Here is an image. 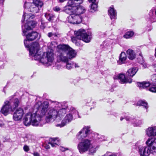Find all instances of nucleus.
Listing matches in <instances>:
<instances>
[{
    "mask_svg": "<svg viewBox=\"0 0 156 156\" xmlns=\"http://www.w3.org/2000/svg\"><path fill=\"white\" fill-rule=\"evenodd\" d=\"M49 103L44 101L42 103L38 101L34 105L33 108L32 113L30 112L26 114L24 117L23 122L25 125L29 126L31 124L34 126H37L41 118L45 117L46 122L49 121Z\"/></svg>",
    "mask_w": 156,
    "mask_h": 156,
    "instance_id": "f257e3e1",
    "label": "nucleus"
},
{
    "mask_svg": "<svg viewBox=\"0 0 156 156\" xmlns=\"http://www.w3.org/2000/svg\"><path fill=\"white\" fill-rule=\"evenodd\" d=\"M40 50V45L38 43H34L30 47L29 50V55L32 59L41 62L45 66L48 67L49 64L48 52L47 51L43 53L41 56V52Z\"/></svg>",
    "mask_w": 156,
    "mask_h": 156,
    "instance_id": "f03ea898",
    "label": "nucleus"
},
{
    "mask_svg": "<svg viewBox=\"0 0 156 156\" xmlns=\"http://www.w3.org/2000/svg\"><path fill=\"white\" fill-rule=\"evenodd\" d=\"M94 140L90 137L84 140L79 143L77 146V148L81 154H83L89 150L90 154H93L95 153L98 148V146H93Z\"/></svg>",
    "mask_w": 156,
    "mask_h": 156,
    "instance_id": "7ed1b4c3",
    "label": "nucleus"
},
{
    "mask_svg": "<svg viewBox=\"0 0 156 156\" xmlns=\"http://www.w3.org/2000/svg\"><path fill=\"white\" fill-rule=\"evenodd\" d=\"M154 139H148L146 144L147 146L139 145L138 152L140 156H148L151 153L156 154V142H153Z\"/></svg>",
    "mask_w": 156,
    "mask_h": 156,
    "instance_id": "20e7f679",
    "label": "nucleus"
},
{
    "mask_svg": "<svg viewBox=\"0 0 156 156\" xmlns=\"http://www.w3.org/2000/svg\"><path fill=\"white\" fill-rule=\"evenodd\" d=\"M36 23L35 21H30L24 26L22 25V30L23 33L22 35L26 36V39L30 41L35 39L38 35V33L35 31L28 32V31L35 27Z\"/></svg>",
    "mask_w": 156,
    "mask_h": 156,
    "instance_id": "39448f33",
    "label": "nucleus"
},
{
    "mask_svg": "<svg viewBox=\"0 0 156 156\" xmlns=\"http://www.w3.org/2000/svg\"><path fill=\"white\" fill-rule=\"evenodd\" d=\"M76 37L72 38V41L77 46L80 45V41L82 40L86 43L90 42L91 38L90 33L86 32L83 29H80L77 32H75Z\"/></svg>",
    "mask_w": 156,
    "mask_h": 156,
    "instance_id": "423d86ee",
    "label": "nucleus"
},
{
    "mask_svg": "<svg viewBox=\"0 0 156 156\" xmlns=\"http://www.w3.org/2000/svg\"><path fill=\"white\" fill-rule=\"evenodd\" d=\"M43 5V2L40 0H33L32 3L25 2L24 7L27 8L30 12L36 13L39 12L40 8Z\"/></svg>",
    "mask_w": 156,
    "mask_h": 156,
    "instance_id": "0eeeda50",
    "label": "nucleus"
},
{
    "mask_svg": "<svg viewBox=\"0 0 156 156\" xmlns=\"http://www.w3.org/2000/svg\"><path fill=\"white\" fill-rule=\"evenodd\" d=\"M63 46V44H62L59 45L57 46L58 50L57 56V61L58 62H67L69 60L66 52L65 50L64 51L63 49L60 48L61 46Z\"/></svg>",
    "mask_w": 156,
    "mask_h": 156,
    "instance_id": "6e6552de",
    "label": "nucleus"
},
{
    "mask_svg": "<svg viewBox=\"0 0 156 156\" xmlns=\"http://www.w3.org/2000/svg\"><path fill=\"white\" fill-rule=\"evenodd\" d=\"M90 132V126H85L77 134L76 137L79 140H81V142L86 137H87Z\"/></svg>",
    "mask_w": 156,
    "mask_h": 156,
    "instance_id": "1a4fd4ad",
    "label": "nucleus"
},
{
    "mask_svg": "<svg viewBox=\"0 0 156 156\" xmlns=\"http://www.w3.org/2000/svg\"><path fill=\"white\" fill-rule=\"evenodd\" d=\"M53 101L49 100V122H53L58 119V108H55L54 106H51V103Z\"/></svg>",
    "mask_w": 156,
    "mask_h": 156,
    "instance_id": "9d476101",
    "label": "nucleus"
},
{
    "mask_svg": "<svg viewBox=\"0 0 156 156\" xmlns=\"http://www.w3.org/2000/svg\"><path fill=\"white\" fill-rule=\"evenodd\" d=\"M60 48L66 51L69 60L76 57V52L68 45L63 44V46H61Z\"/></svg>",
    "mask_w": 156,
    "mask_h": 156,
    "instance_id": "9b49d317",
    "label": "nucleus"
},
{
    "mask_svg": "<svg viewBox=\"0 0 156 156\" xmlns=\"http://www.w3.org/2000/svg\"><path fill=\"white\" fill-rule=\"evenodd\" d=\"M69 22L73 24H78L81 23L82 18L80 15H79L75 12L71 13L67 18Z\"/></svg>",
    "mask_w": 156,
    "mask_h": 156,
    "instance_id": "f8f14e48",
    "label": "nucleus"
},
{
    "mask_svg": "<svg viewBox=\"0 0 156 156\" xmlns=\"http://www.w3.org/2000/svg\"><path fill=\"white\" fill-rule=\"evenodd\" d=\"M115 79H118L119 82L121 83H130L132 82V79L131 78L128 77L127 76L126 77L125 75L122 73L116 76Z\"/></svg>",
    "mask_w": 156,
    "mask_h": 156,
    "instance_id": "ddd939ff",
    "label": "nucleus"
},
{
    "mask_svg": "<svg viewBox=\"0 0 156 156\" xmlns=\"http://www.w3.org/2000/svg\"><path fill=\"white\" fill-rule=\"evenodd\" d=\"M24 114L23 109L19 108L17 109L14 112L13 118L14 120L18 121L20 120Z\"/></svg>",
    "mask_w": 156,
    "mask_h": 156,
    "instance_id": "4468645a",
    "label": "nucleus"
},
{
    "mask_svg": "<svg viewBox=\"0 0 156 156\" xmlns=\"http://www.w3.org/2000/svg\"><path fill=\"white\" fill-rule=\"evenodd\" d=\"M9 101H6L4 102V105L1 110V112L5 115H6L10 110L12 111H13L11 106L9 104Z\"/></svg>",
    "mask_w": 156,
    "mask_h": 156,
    "instance_id": "2eb2a0df",
    "label": "nucleus"
},
{
    "mask_svg": "<svg viewBox=\"0 0 156 156\" xmlns=\"http://www.w3.org/2000/svg\"><path fill=\"white\" fill-rule=\"evenodd\" d=\"M146 135L148 136H156V126L149 127L146 130ZM154 139V140L153 142H156V137H152L148 139Z\"/></svg>",
    "mask_w": 156,
    "mask_h": 156,
    "instance_id": "dca6fc26",
    "label": "nucleus"
},
{
    "mask_svg": "<svg viewBox=\"0 0 156 156\" xmlns=\"http://www.w3.org/2000/svg\"><path fill=\"white\" fill-rule=\"evenodd\" d=\"M73 117L71 113L67 114L64 119L62 120L61 124H58L56 125V126L60 127H63L66 124L71 122L73 119Z\"/></svg>",
    "mask_w": 156,
    "mask_h": 156,
    "instance_id": "f3484780",
    "label": "nucleus"
},
{
    "mask_svg": "<svg viewBox=\"0 0 156 156\" xmlns=\"http://www.w3.org/2000/svg\"><path fill=\"white\" fill-rule=\"evenodd\" d=\"M51 104V106H54L55 108H61V109H65L67 111L68 108V105L67 102H62L58 103L56 101H53Z\"/></svg>",
    "mask_w": 156,
    "mask_h": 156,
    "instance_id": "a211bd4d",
    "label": "nucleus"
},
{
    "mask_svg": "<svg viewBox=\"0 0 156 156\" xmlns=\"http://www.w3.org/2000/svg\"><path fill=\"white\" fill-rule=\"evenodd\" d=\"M147 20L152 22H156V7H153L150 11L147 16Z\"/></svg>",
    "mask_w": 156,
    "mask_h": 156,
    "instance_id": "6ab92c4d",
    "label": "nucleus"
},
{
    "mask_svg": "<svg viewBox=\"0 0 156 156\" xmlns=\"http://www.w3.org/2000/svg\"><path fill=\"white\" fill-rule=\"evenodd\" d=\"M73 12H75L79 15L84 13L86 11V9L82 5H78L74 8Z\"/></svg>",
    "mask_w": 156,
    "mask_h": 156,
    "instance_id": "aec40b11",
    "label": "nucleus"
},
{
    "mask_svg": "<svg viewBox=\"0 0 156 156\" xmlns=\"http://www.w3.org/2000/svg\"><path fill=\"white\" fill-rule=\"evenodd\" d=\"M83 2V0H69L68 2V5L74 8Z\"/></svg>",
    "mask_w": 156,
    "mask_h": 156,
    "instance_id": "412c9836",
    "label": "nucleus"
},
{
    "mask_svg": "<svg viewBox=\"0 0 156 156\" xmlns=\"http://www.w3.org/2000/svg\"><path fill=\"white\" fill-rule=\"evenodd\" d=\"M108 12L111 20H115L116 19V12L113 7H110Z\"/></svg>",
    "mask_w": 156,
    "mask_h": 156,
    "instance_id": "4be33fe9",
    "label": "nucleus"
},
{
    "mask_svg": "<svg viewBox=\"0 0 156 156\" xmlns=\"http://www.w3.org/2000/svg\"><path fill=\"white\" fill-rule=\"evenodd\" d=\"M58 118L56 119V122H59L61 120L62 118L66 114V110L63 109H60L58 110Z\"/></svg>",
    "mask_w": 156,
    "mask_h": 156,
    "instance_id": "5701e85b",
    "label": "nucleus"
},
{
    "mask_svg": "<svg viewBox=\"0 0 156 156\" xmlns=\"http://www.w3.org/2000/svg\"><path fill=\"white\" fill-rule=\"evenodd\" d=\"M126 55L125 52H122L119 57V60L117 62L119 64L121 65L125 63L126 59Z\"/></svg>",
    "mask_w": 156,
    "mask_h": 156,
    "instance_id": "b1692460",
    "label": "nucleus"
},
{
    "mask_svg": "<svg viewBox=\"0 0 156 156\" xmlns=\"http://www.w3.org/2000/svg\"><path fill=\"white\" fill-rule=\"evenodd\" d=\"M9 101V104H10L13 110L18 106L19 103V101L17 98H14L12 100H10Z\"/></svg>",
    "mask_w": 156,
    "mask_h": 156,
    "instance_id": "393cba45",
    "label": "nucleus"
},
{
    "mask_svg": "<svg viewBox=\"0 0 156 156\" xmlns=\"http://www.w3.org/2000/svg\"><path fill=\"white\" fill-rule=\"evenodd\" d=\"M126 56L130 60H133L136 57V54L135 52L132 49H129L126 51Z\"/></svg>",
    "mask_w": 156,
    "mask_h": 156,
    "instance_id": "a878e982",
    "label": "nucleus"
},
{
    "mask_svg": "<svg viewBox=\"0 0 156 156\" xmlns=\"http://www.w3.org/2000/svg\"><path fill=\"white\" fill-rule=\"evenodd\" d=\"M138 71L137 68H133L129 69L126 73V76L128 77L133 76Z\"/></svg>",
    "mask_w": 156,
    "mask_h": 156,
    "instance_id": "bb28decb",
    "label": "nucleus"
},
{
    "mask_svg": "<svg viewBox=\"0 0 156 156\" xmlns=\"http://www.w3.org/2000/svg\"><path fill=\"white\" fill-rule=\"evenodd\" d=\"M34 17V16H33L32 14L30 13H25L23 15V18L22 20V22L24 21L25 20L27 22L25 23V25L28 22H29L30 21H28V20L32 19ZM30 21H31V20Z\"/></svg>",
    "mask_w": 156,
    "mask_h": 156,
    "instance_id": "cd10ccee",
    "label": "nucleus"
},
{
    "mask_svg": "<svg viewBox=\"0 0 156 156\" xmlns=\"http://www.w3.org/2000/svg\"><path fill=\"white\" fill-rule=\"evenodd\" d=\"M137 85L140 89H144L149 87L150 85V83L148 82L144 81L138 82Z\"/></svg>",
    "mask_w": 156,
    "mask_h": 156,
    "instance_id": "c85d7f7f",
    "label": "nucleus"
},
{
    "mask_svg": "<svg viewBox=\"0 0 156 156\" xmlns=\"http://www.w3.org/2000/svg\"><path fill=\"white\" fill-rule=\"evenodd\" d=\"M69 111L70 112L69 113L72 114L73 117L75 118L80 117L79 115L78 112L74 107H71Z\"/></svg>",
    "mask_w": 156,
    "mask_h": 156,
    "instance_id": "c756f323",
    "label": "nucleus"
},
{
    "mask_svg": "<svg viewBox=\"0 0 156 156\" xmlns=\"http://www.w3.org/2000/svg\"><path fill=\"white\" fill-rule=\"evenodd\" d=\"M59 142L56 138H49V144H50L52 147H56L58 144Z\"/></svg>",
    "mask_w": 156,
    "mask_h": 156,
    "instance_id": "7c9ffc66",
    "label": "nucleus"
},
{
    "mask_svg": "<svg viewBox=\"0 0 156 156\" xmlns=\"http://www.w3.org/2000/svg\"><path fill=\"white\" fill-rule=\"evenodd\" d=\"M144 123L143 120H136L135 119L134 122L133 123V125L134 126H140Z\"/></svg>",
    "mask_w": 156,
    "mask_h": 156,
    "instance_id": "2f4dec72",
    "label": "nucleus"
},
{
    "mask_svg": "<svg viewBox=\"0 0 156 156\" xmlns=\"http://www.w3.org/2000/svg\"><path fill=\"white\" fill-rule=\"evenodd\" d=\"M137 104L138 105L143 106L146 109H147L148 108L147 103L144 101L142 100L139 101L137 102Z\"/></svg>",
    "mask_w": 156,
    "mask_h": 156,
    "instance_id": "473e14b6",
    "label": "nucleus"
},
{
    "mask_svg": "<svg viewBox=\"0 0 156 156\" xmlns=\"http://www.w3.org/2000/svg\"><path fill=\"white\" fill-rule=\"evenodd\" d=\"M134 35V32L133 31L126 32L124 35V37L126 39L129 38L133 37Z\"/></svg>",
    "mask_w": 156,
    "mask_h": 156,
    "instance_id": "72a5a7b5",
    "label": "nucleus"
},
{
    "mask_svg": "<svg viewBox=\"0 0 156 156\" xmlns=\"http://www.w3.org/2000/svg\"><path fill=\"white\" fill-rule=\"evenodd\" d=\"M97 5L96 3H91L89 11L92 12H94L97 10Z\"/></svg>",
    "mask_w": 156,
    "mask_h": 156,
    "instance_id": "f704fd0d",
    "label": "nucleus"
},
{
    "mask_svg": "<svg viewBox=\"0 0 156 156\" xmlns=\"http://www.w3.org/2000/svg\"><path fill=\"white\" fill-rule=\"evenodd\" d=\"M73 9H74V8H72L68 6L65 10V11L67 14H70L71 13H73Z\"/></svg>",
    "mask_w": 156,
    "mask_h": 156,
    "instance_id": "c9c22d12",
    "label": "nucleus"
},
{
    "mask_svg": "<svg viewBox=\"0 0 156 156\" xmlns=\"http://www.w3.org/2000/svg\"><path fill=\"white\" fill-rule=\"evenodd\" d=\"M49 63L52 62L54 60L53 50L52 49H51L49 51Z\"/></svg>",
    "mask_w": 156,
    "mask_h": 156,
    "instance_id": "e433bc0d",
    "label": "nucleus"
},
{
    "mask_svg": "<svg viewBox=\"0 0 156 156\" xmlns=\"http://www.w3.org/2000/svg\"><path fill=\"white\" fill-rule=\"evenodd\" d=\"M26 40H25L24 41V44L25 47L26 48H29V50H30V49L31 46L34 43H37V42H35L33 43V44H31L30 46L29 45V41L30 40H29L26 39Z\"/></svg>",
    "mask_w": 156,
    "mask_h": 156,
    "instance_id": "4c0bfd02",
    "label": "nucleus"
},
{
    "mask_svg": "<svg viewBox=\"0 0 156 156\" xmlns=\"http://www.w3.org/2000/svg\"><path fill=\"white\" fill-rule=\"evenodd\" d=\"M125 119L127 121L131 122L133 124L135 119L134 117L132 116H126L125 117Z\"/></svg>",
    "mask_w": 156,
    "mask_h": 156,
    "instance_id": "58836bf2",
    "label": "nucleus"
},
{
    "mask_svg": "<svg viewBox=\"0 0 156 156\" xmlns=\"http://www.w3.org/2000/svg\"><path fill=\"white\" fill-rule=\"evenodd\" d=\"M140 57L139 59L141 58V60L140 61L139 60V62L142 64V66H143L144 68H145L147 67V64L146 63L144 62V60L142 58V56L141 54H140Z\"/></svg>",
    "mask_w": 156,
    "mask_h": 156,
    "instance_id": "ea45409f",
    "label": "nucleus"
},
{
    "mask_svg": "<svg viewBox=\"0 0 156 156\" xmlns=\"http://www.w3.org/2000/svg\"><path fill=\"white\" fill-rule=\"evenodd\" d=\"M102 156H117V155L115 153H112L109 151H107Z\"/></svg>",
    "mask_w": 156,
    "mask_h": 156,
    "instance_id": "a19ab883",
    "label": "nucleus"
},
{
    "mask_svg": "<svg viewBox=\"0 0 156 156\" xmlns=\"http://www.w3.org/2000/svg\"><path fill=\"white\" fill-rule=\"evenodd\" d=\"M68 62H66V68L68 69H70L72 68V66H73V64L72 63V64L69 63Z\"/></svg>",
    "mask_w": 156,
    "mask_h": 156,
    "instance_id": "79ce46f5",
    "label": "nucleus"
},
{
    "mask_svg": "<svg viewBox=\"0 0 156 156\" xmlns=\"http://www.w3.org/2000/svg\"><path fill=\"white\" fill-rule=\"evenodd\" d=\"M149 90L150 91L154 93L156 92V86H153L151 87H150L149 88Z\"/></svg>",
    "mask_w": 156,
    "mask_h": 156,
    "instance_id": "37998d69",
    "label": "nucleus"
},
{
    "mask_svg": "<svg viewBox=\"0 0 156 156\" xmlns=\"http://www.w3.org/2000/svg\"><path fill=\"white\" fill-rule=\"evenodd\" d=\"M24 150L26 152H28L29 150V147L26 145H25L23 147Z\"/></svg>",
    "mask_w": 156,
    "mask_h": 156,
    "instance_id": "c03bdc74",
    "label": "nucleus"
},
{
    "mask_svg": "<svg viewBox=\"0 0 156 156\" xmlns=\"http://www.w3.org/2000/svg\"><path fill=\"white\" fill-rule=\"evenodd\" d=\"M59 149L62 151H64L66 150H68V149L67 148H65V147L62 146H60L59 147Z\"/></svg>",
    "mask_w": 156,
    "mask_h": 156,
    "instance_id": "a18cd8bd",
    "label": "nucleus"
},
{
    "mask_svg": "<svg viewBox=\"0 0 156 156\" xmlns=\"http://www.w3.org/2000/svg\"><path fill=\"white\" fill-rule=\"evenodd\" d=\"M152 80L154 82H156V74L153 75L151 78Z\"/></svg>",
    "mask_w": 156,
    "mask_h": 156,
    "instance_id": "49530a36",
    "label": "nucleus"
},
{
    "mask_svg": "<svg viewBox=\"0 0 156 156\" xmlns=\"http://www.w3.org/2000/svg\"><path fill=\"white\" fill-rule=\"evenodd\" d=\"M55 18L54 15H51L49 14V21L50 20H53Z\"/></svg>",
    "mask_w": 156,
    "mask_h": 156,
    "instance_id": "de8ad7c7",
    "label": "nucleus"
},
{
    "mask_svg": "<svg viewBox=\"0 0 156 156\" xmlns=\"http://www.w3.org/2000/svg\"><path fill=\"white\" fill-rule=\"evenodd\" d=\"M53 9L54 11L58 12L60 10V9L58 6H56L53 8Z\"/></svg>",
    "mask_w": 156,
    "mask_h": 156,
    "instance_id": "09e8293b",
    "label": "nucleus"
},
{
    "mask_svg": "<svg viewBox=\"0 0 156 156\" xmlns=\"http://www.w3.org/2000/svg\"><path fill=\"white\" fill-rule=\"evenodd\" d=\"M51 48H53L57 46V44L55 42H51Z\"/></svg>",
    "mask_w": 156,
    "mask_h": 156,
    "instance_id": "8fccbe9b",
    "label": "nucleus"
},
{
    "mask_svg": "<svg viewBox=\"0 0 156 156\" xmlns=\"http://www.w3.org/2000/svg\"><path fill=\"white\" fill-rule=\"evenodd\" d=\"M72 64L73 65H74V66L75 68H79V66H78V64L74 63L72 62Z\"/></svg>",
    "mask_w": 156,
    "mask_h": 156,
    "instance_id": "3c124183",
    "label": "nucleus"
},
{
    "mask_svg": "<svg viewBox=\"0 0 156 156\" xmlns=\"http://www.w3.org/2000/svg\"><path fill=\"white\" fill-rule=\"evenodd\" d=\"M33 155L34 156H40L39 154L37 152L34 153Z\"/></svg>",
    "mask_w": 156,
    "mask_h": 156,
    "instance_id": "603ef678",
    "label": "nucleus"
},
{
    "mask_svg": "<svg viewBox=\"0 0 156 156\" xmlns=\"http://www.w3.org/2000/svg\"><path fill=\"white\" fill-rule=\"evenodd\" d=\"M90 2H91V3H96L95 2L96 0H88Z\"/></svg>",
    "mask_w": 156,
    "mask_h": 156,
    "instance_id": "864d4df0",
    "label": "nucleus"
},
{
    "mask_svg": "<svg viewBox=\"0 0 156 156\" xmlns=\"http://www.w3.org/2000/svg\"><path fill=\"white\" fill-rule=\"evenodd\" d=\"M41 28L43 29L45 28V27L44 25L43 24H41V25L40 26Z\"/></svg>",
    "mask_w": 156,
    "mask_h": 156,
    "instance_id": "5fc2aeb1",
    "label": "nucleus"
},
{
    "mask_svg": "<svg viewBox=\"0 0 156 156\" xmlns=\"http://www.w3.org/2000/svg\"><path fill=\"white\" fill-rule=\"evenodd\" d=\"M66 0H58V2H63Z\"/></svg>",
    "mask_w": 156,
    "mask_h": 156,
    "instance_id": "6e6d98bb",
    "label": "nucleus"
},
{
    "mask_svg": "<svg viewBox=\"0 0 156 156\" xmlns=\"http://www.w3.org/2000/svg\"><path fill=\"white\" fill-rule=\"evenodd\" d=\"M48 13H46L45 14L44 16L47 18H48Z\"/></svg>",
    "mask_w": 156,
    "mask_h": 156,
    "instance_id": "4d7b16f0",
    "label": "nucleus"
},
{
    "mask_svg": "<svg viewBox=\"0 0 156 156\" xmlns=\"http://www.w3.org/2000/svg\"><path fill=\"white\" fill-rule=\"evenodd\" d=\"M124 119V118H123V117H121L120 118V120L121 121H122Z\"/></svg>",
    "mask_w": 156,
    "mask_h": 156,
    "instance_id": "13d9d810",
    "label": "nucleus"
},
{
    "mask_svg": "<svg viewBox=\"0 0 156 156\" xmlns=\"http://www.w3.org/2000/svg\"><path fill=\"white\" fill-rule=\"evenodd\" d=\"M106 41H105L104 42V44H103V45H106Z\"/></svg>",
    "mask_w": 156,
    "mask_h": 156,
    "instance_id": "bf43d9fd",
    "label": "nucleus"
},
{
    "mask_svg": "<svg viewBox=\"0 0 156 156\" xmlns=\"http://www.w3.org/2000/svg\"><path fill=\"white\" fill-rule=\"evenodd\" d=\"M52 34V33H49V37L51 36Z\"/></svg>",
    "mask_w": 156,
    "mask_h": 156,
    "instance_id": "052dcab7",
    "label": "nucleus"
},
{
    "mask_svg": "<svg viewBox=\"0 0 156 156\" xmlns=\"http://www.w3.org/2000/svg\"><path fill=\"white\" fill-rule=\"evenodd\" d=\"M2 125V124H0V126H1Z\"/></svg>",
    "mask_w": 156,
    "mask_h": 156,
    "instance_id": "680f3d73",
    "label": "nucleus"
},
{
    "mask_svg": "<svg viewBox=\"0 0 156 156\" xmlns=\"http://www.w3.org/2000/svg\"><path fill=\"white\" fill-rule=\"evenodd\" d=\"M155 71H156V68H155Z\"/></svg>",
    "mask_w": 156,
    "mask_h": 156,
    "instance_id": "e2e57ef3",
    "label": "nucleus"
},
{
    "mask_svg": "<svg viewBox=\"0 0 156 156\" xmlns=\"http://www.w3.org/2000/svg\"><path fill=\"white\" fill-rule=\"evenodd\" d=\"M48 147H47L46 148V149H48Z\"/></svg>",
    "mask_w": 156,
    "mask_h": 156,
    "instance_id": "0e129e2a",
    "label": "nucleus"
},
{
    "mask_svg": "<svg viewBox=\"0 0 156 156\" xmlns=\"http://www.w3.org/2000/svg\"><path fill=\"white\" fill-rule=\"evenodd\" d=\"M48 36H49V33L48 34Z\"/></svg>",
    "mask_w": 156,
    "mask_h": 156,
    "instance_id": "69168bd1",
    "label": "nucleus"
}]
</instances>
